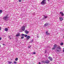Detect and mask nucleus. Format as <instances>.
Segmentation results:
<instances>
[{
    "label": "nucleus",
    "mask_w": 64,
    "mask_h": 64,
    "mask_svg": "<svg viewBox=\"0 0 64 64\" xmlns=\"http://www.w3.org/2000/svg\"><path fill=\"white\" fill-rule=\"evenodd\" d=\"M63 52H64V50H63Z\"/></svg>",
    "instance_id": "obj_35"
},
{
    "label": "nucleus",
    "mask_w": 64,
    "mask_h": 64,
    "mask_svg": "<svg viewBox=\"0 0 64 64\" xmlns=\"http://www.w3.org/2000/svg\"><path fill=\"white\" fill-rule=\"evenodd\" d=\"M60 13L61 14V15L62 16H64V14H63V12H60Z\"/></svg>",
    "instance_id": "obj_11"
},
{
    "label": "nucleus",
    "mask_w": 64,
    "mask_h": 64,
    "mask_svg": "<svg viewBox=\"0 0 64 64\" xmlns=\"http://www.w3.org/2000/svg\"><path fill=\"white\" fill-rule=\"evenodd\" d=\"M24 38V37H23V36H22L21 37V39H23Z\"/></svg>",
    "instance_id": "obj_28"
},
{
    "label": "nucleus",
    "mask_w": 64,
    "mask_h": 64,
    "mask_svg": "<svg viewBox=\"0 0 64 64\" xmlns=\"http://www.w3.org/2000/svg\"><path fill=\"white\" fill-rule=\"evenodd\" d=\"M42 63H45V64H46V61H42Z\"/></svg>",
    "instance_id": "obj_19"
},
{
    "label": "nucleus",
    "mask_w": 64,
    "mask_h": 64,
    "mask_svg": "<svg viewBox=\"0 0 64 64\" xmlns=\"http://www.w3.org/2000/svg\"><path fill=\"white\" fill-rule=\"evenodd\" d=\"M63 42H62L60 44V45H63Z\"/></svg>",
    "instance_id": "obj_21"
},
{
    "label": "nucleus",
    "mask_w": 64,
    "mask_h": 64,
    "mask_svg": "<svg viewBox=\"0 0 64 64\" xmlns=\"http://www.w3.org/2000/svg\"><path fill=\"white\" fill-rule=\"evenodd\" d=\"M18 1L19 2H21V0H19Z\"/></svg>",
    "instance_id": "obj_29"
},
{
    "label": "nucleus",
    "mask_w": 64,
    "mask_h": 64,
    "mask_svg": "<svg viewBox=\"0 0 64 64\" xmlns=\"http://www.w3.org/2000/svg\"><path fill=\"white\" fill-rule=\"evenodd\" d=\"M30 38V36H28L26 37V40H28V39Z\"/></svg>",
    "instance_id": "obj_10"
},
{
    "label": "nucleus",
    "mask_w": 64,
    "mask_h": 64,
    "mask_svg": "<svg viewBox=\"0 0 64 64\" xmlns=\"http://www.w3.org/2000/svg\"><path fill=\"white\" fill-rule=\"evenodd\" d=\"M21 29L22 31H24L25 30V26H23L21 28Z\"/></svg>",
    "instance_id": "obj_3"
},
{
    "label": "nucleus",
    "mask_w": 64,
    "mask_h": 64,
    "mask_svg": "<svg viewBox=\"0 0 64 64\" xmlns=\"http://www.w3.org/2000/svg\"><path fill=\"white\" fill-rule=\"evenodd\" d=\"M2 39V38L1 37H0V40H1Z\"/></svg>",
    "instance_id": "obj_30"
},
{
    "label": "nucleus",
    "mask_w": 64,
    "mask_h": 64,
    "mask_svg": "<svg viewBox=\"0 0 64 64\" xmlns=\"http://www.w3.org/2000/svg\"><path fill=\"white\" fill-rule=\"evenodd\" d=\"M3 12V10H0V14Z\"/></svg>",
    "instance_id": "obj_18"
},
{
    "label": "nucleus",
    "mask_w": 64,
    "mask_h": 64,
    "mask_svg": "<svg viewBox=\"0 0 64 64\" xmlns=\"http://www.w3.org/2000/svg\"><path fill=\"white\" fill-rule=\"evenodd\" d=\"M33 54H36V52H33Z\"/></svg>",
    "instance_id": "obj_27"
},
{
    "label": "nucleus",
    "mask_w": 64,
    "mask_h": 64,
    "mask_svg": "<svg viewBox=\"0 0 64 64\" xmlns=\"http://www.w3.org/2000/svg\"><path fill=\"white\" fill-rule=\"evenodd\" d=\"M18 58H16L15 59V61H17L18 60Z\"/></svg>",
    "instance_id": "obj_20"
},
{
    "label": "nucleus",
    "mask_w": 64,
    "mask_h": 64,
    "mask_svg": "<svg viewBox=\"0 0 64 64\" xmlns=\"http://www.w3.org/2000/svg\"><path fill=\"white\" fill-rule=\"evenodd\" d=\"M56 48H57V46L56 44H55L54 46V48H52V50H54V49H55Z\"/></svg>",
    "instance_id": "obj_6"
},
{
    "label": "nucleus",
    "mask_w": 64,
    "mask_h": 64,
    "mask_svg": "<svg viewBox=\"0 0 64 64\" xmlns=\"http://www.w3.org/2000/svg\"><path fill=\"white\" fill-rule=\"evenodd\" d=\"M34 41L32 39V40H31L30 42H29V43H32V42H33Z\"/></svg>",
    "instance_id": "obj_17"
},
{
    "label": "nucleus",
    "mask_w": 64,
    "mask_h": 64,
    "mask_svg": "<svg viewBox=\"0 0 64 64\" xmlns=\"http://www.w3.org/2000/svg\"><path fill=\"white\" fill-rule=\"evenodd\" d=\"M48 59H50V61H52V60H53V59H52V58H51V56H49L48 57Z\"/></svg>",
    "instance_id": "obj_7"
},
{
    "label": "nucleus",
    "mask_w": 64,
    "mask_h": 64,
    "mask_svg": "<svg viewBox=\"0 0 64 64\" xmlns=\"http://www.w3.org/2000/svg\"><path fill=\"white\" fill-rule=\"evenodd\" d=\"M48 1H49L50 0H48Z\"/></svg>",
    "instance_id": "obj_38"
},
{
    "label": "nucleus",
    "mask_w": 64,
    "mask_h": 64,
    "mask_svg": "<svg viewBox=\"0 0 64 64\" xmlns=\"http://www.w3.org/2000/svg\"><path fill=\"white\" fill-rule=\"evenodd\" d=\"M1 46V45H0V47Z\"/></svg>",
    "instance_id": "obj_39"
},
{
    "label": "nucleus",
    "mask_w": 64,
    "mask_h": 64,
    "mask_svg": "<svg viewBox=\"0 0 64 64\" xmlns=\"http://www.w3.org/2000/svg\"><path fill=\"white\" fill-rule=\"evenodd\" d=\"M39 64H41V63H40V62H39Z\"/></svg>",
    "instance_id": "obj_34"
},
{
    "label": "nucleus",
    "mask_w": 64,
    "mask_h": 64,
    "mask_svg": "<svg viewBox=\"0 0 64 64\" xmlns=\"http://www.w3.org/2000/svg\"><path fill=\"white\" fill-rule=\"evenodd\" d=\"M58 49H60L61 50V48L60 46H58L57 47V49H56L57 51H59V50H58Z\"/></svg>",
    "instance_id": "obj_8"
},
{
    "label": "nucleus",
    "mask_w": 64,
    "mask_h": 64,
    "mask_svg": "<svg viewBox=\"0 0 64 64\" xmlns=\"http://www.w3.org/2000/svg\"><path fill=\"white\" fill-rule=\"evenodd\" d=\"M4 30L6 31H8V29L7 28H5Z\"/></svg>",
    "instance_id": "obj_15"
},
{
    "label": "nucleus",
    "mask_w": 64,
    "mask_h": 64,
    "mask_svg": "<svg viewBox=\"0 0 64 64\" xmlns=\"http://www.w3.org/2000/svg\"><path fill=\"white\" fill-rule=\"evenodd\" d=\"M48 31L46 32V34L47 35H50V34L49 33H48Z\"/></svg>",
    "instance_id": "obj_13"
},
{
    "label": "nucleus",
    "mask_w": 64,
    "mask_h": 64,
    "mask_svg": "<svg viewBox=\"0 0 64 64\" xmlns=\"http://www.w3.org/2000/svg\"><path fill=\"white\" fill-rule=\"evenodd\" d=\"M29 48H31V46H29L28 47Z\"/></svg>",
    "instance_id": "obj_31"
},
{
    "label": "nucleus",
    "mask_w": 64,
    "mask_h": 64,
    "mask_svg": "<svg viewBox=\"0 0 64 64\" xmlns=\"http://www.w3.org/2000/svg\"><path fill=\"white\" fill-rule=\"evenodd\" d=\"M3 45H5V44H3Z\"/></svg>",
    "instance_id": "obj_36"
},
{
    "label": "nucleus",
    "mask_w": 64,
    "mask_h": 64,
    "mask_svg": "<svg viewBox=\"0 0 64 64\" xmlns=\"http://www.w3.org/2000/svg\"><path fill=\"white\" fill-rule=\"evenodd\" d=\"M20 32H22V30L21 31L20 30Z\"/></svg>",
    "instance_id": "obj_32"
},
{
    "label": "nucleus",
    "mask_w": 64,
    "mask_h": 64,
    "mask_svg": "<svg viewBox=\"0 0 64 64\" xmlns=\"http://www.w3.org/2000/svg\"><path fill=\"white\" fill-rule=\"evenodd\" d=\"M59 18L60 21H62V20H63V18H62V17L60 18Z\"/></svg>",
    "instance_id": "obj_12"
},
{
    "label": "nucleus",
    "mask_w": 64,
    "mask_h": 64,
    "mask_svg": "<svg viewBox=\"0 0 64 64\" xmlns=\"http://www.w3.org/2000/svg\"><path fill=\"white\" fill-rule=\"evenodd\" d=\"M24 36L25 37H26L27 36V35L25 34V35H24Z\"/></svg>",
    "instance_id": "obj_26"
},
{
    "label": "nucleus",
    "mask_w": 64,
    "mask_h": 64,
    "mask_svg": "<svg viewBox=\"0 0 64 64\" xmlns=\"http://www.w3.org/2000/svg\"><path fill=\"white\" fill-rule=\"evenodd\" d=\"M25 34H22V36H24Z\"/></svg>",
    "instance_id": "obj_24"
},
{
    "label": "nucleus",
    "mask_w": 64,
    "mask_h": 64,
    "mask_svg": "<svg viewBox=\"0 0 64 64\" xmlns=\"http://www.w3.org/2000/svg\"><path fill=\"white\" fill-rule=\"evenodd\" d=\"M46 0H43V1L41 2V4L42 5H44L46 3Z\"/></svg>",
    "instance_id": "obj_1"
},
{
    "label": "nucleus",
    "mask_w": 64,
    "mask_h": 64,
    "mask_svg": "<svg viewBox=\"0 0 64 64\" xmlns=\"http://www.w3.org/2000/svg\"><path fill=\"white\" fill-rule=\"evenodd\" d=\"M8 38H9V39H11V38L10 36H8Z\"/></svg>",
    "instance_id": "obj_25"
},
{
    "label": "nucleus",
    "mask_w": 64,
    "mask_h": 64,
    "mask_svg": "<svg viewBox=\"0 0 64 64\" xmlns=\"http://www.w3.org/2000/svg\"><path fill=\"white\" fill-rule=\"evenodd\" d=\"M8 18H9V17H8V16L6 15L3 18V19L4 20H6Z\"/></svg>",
    "instance_id": "obj_2"
},
{
    "label": "nucleus",
    "mask_w": 64,
    "mask_h": 64,
    "mask_svg": "<svg viewBox=\"0 0 64 64\" xmlns=\"http://www.w3.org/2000/svg\"><path fill=\"white\" fill-rule=\"evenodd\" d=\"M24 32L25 33H26V34H27L29 33V31H28L27 30H25L24 31Z\"/></svg>",
    "instance_id": "obj_9"
},
{
    "label": "nucleus",
    "mask_w": 64,
    "mask_h": 64,
    "mask_svg": "<svg viewBox=\"0 0 64 64\" xmlns=\"http://www.w3.org/2000/svg\"><path fill=\"white\" fill-rule=\"evenodd\" d=\"M1 27H0V30H1Z\"/></svg>",
    "instance_id": "obj_33"
},
{
    "label": "nucleus",
    "mask_w": 64,
    "mask_h": 64,
    "mask_svg": "<svg viewBox=\"0 0 64 64\" xmlns=\"http://www.w3.org/2000/svg\"><path fill=\"white\" fill-rule=\"evenodd\" d=\"M20 36V34H19V33H18V34H16V36Z\"/></svg>",
    "instance_id": "obj_16"
},
{
    "label": "nucleus",
    "mask_w": 64,
    "mask_h": 64,
    "mask_svg": "<svg viewBox=\"0 0 64 64\" xmlns=\"http://www.w3.org/2000/svg\"><path fill=\"white\" fill-rule=\"evenodd\" d=\"M46 61V64H49L50 62V61L48 60H45Z\"/></svg>",
    "instance_id": "obj_4"
},
{
    "label": "nucleus",
    "mask_w": 64,
    "mask_h": 64,
    "mask_svg": "<svg viewBox=\"0 0 64 64\" xmlns=\"http://www.w3.org/2000/svg\"><path fill=\"white\" fill-rule=\"evenodd\" d=\"M14 64H17V62H16L14 61Z\"/></svg>",
    "instance_id": "obj_22"
},
{
    "label": "nucleus",
    "mask_w": 64,
    "mask_h": 64,
    "mask_svg": "<svg viewBox=\"0 0 64 64\" xmlns=\"http://www.w3.org/2000/svg\"><path fill=\"white\" fill-rule=\"evenodd\" d=\"M49 25V24L48 23H46L44 25V26L45 27H46V26H48Z\"/></svg>",
    "instance_id": "obj_5"
},
{
    "label": "nucleus",
    "mask_w": 64,
    "mask_h": 64,
    "mask_svg": "<svg viewBox=\"0 0 64 64\" xmlns=\"http://www.w3.org/2000/svg\"><path fill=\"white\" fill-rule=\"evenodd\" d=\"M46 53V52H45V53Z\"/></svg>",
    "instance_id": "obj_37"
},
{
    "label": "nucleus",
    "mask_w": 64,
    "mask_h": 64,
    "mask_svg": "<svg viewBox=\"0 0 64 64\" xmlns=\"http://www.w3.org/2000/svg\"><path fill=\"white\" fill-rule=\"evenodd\" d=\"M43 16H44V18H45V19H46V18H48V16H45L44 15Z\"/></svg>",
    "instance_id": "obj_14"
},
{
    "label": "nucleus",
    "mask_w": 64,
    "mask_h": 64,
    "mask_svg": "<svg viewBox=\"0 0 64 64\" xmlns=\"http://www.w3.org/2000/svg\"><path fill=\"white\" fill-rule=\"evenodd\" d=\"M12 62H9L8 63H9V64H11V63H12Z\"/></svg>",
    "instance_id": "obj_23"
}]
</instances>
